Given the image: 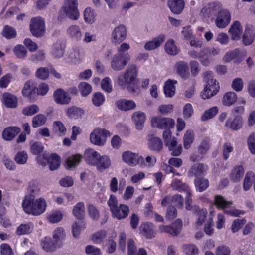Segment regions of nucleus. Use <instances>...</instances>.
<instances>
[{
  "label": "nucleus",
  "mask_w": 255,
  "mask_h": 255,
  "mask_svg": "<svg viewBox=\"0 0 255 255\" xmlns=\"http://www.w3.org/2000/svg\"><path fill=\"white\" fill-rule=\"evenodd\" d=\"M46 202L42 198L35 200V198L25 197L22 203V207L25 212L35 216L43 213L46 210Z\"/></svg>",
  "instance_id": "obj_1"
},
{
  "label": "nucleus",
  "mask_w": 255,
  "mask_h": 255,
  "mask_svg": "<svg viewBox=\"0 0 255 255\" xmlns=\"http://www.w3.org/2000/svg\"><path fill=\"white\" fill-rule=\"evenodd\" d=\"M138 71L135 65H130L124 73L119 75L117 78V83L121 88H126L127 84L133 82L137 76Z\"/></svg>",
  "instance_id": "obj_2"
},
{
  "label": "nucleus",
  "mask_w": 255,
  "mask_h": 255,
  "mask_svg": "<svg viewBox=\"0 0 255 255\" xmlns=\"http://www.w3.org/2000/svg\"><path fill=\"white\" fill-rule=\"evenodd\" d=\"M62 10L66 16L72 20H77L79 17L77 0H65Z\"/></svg>",
  "instance_id": "obj_3"
},
{
  "label": "nucleus",
  "mask_w": 255,
  "mask_h": 255,
  "mask_svg": "<svg viewBox=\"0 0 255 255\" xmlns=\"http://www.w3.org/2000/svg\"><path fill=\"white\" fill-rule=\"evenodd\" d=\"M30 30L32 34L36 37H41L44 35L45 29V21L40 17H36L31 19Z\"/></svg>",
  "instance_id": "obj_4"
},
{
  "label": "nucleus",
  "mask_w": 255,
  "mask_h": 255,
  "mask_svg": "<svg viewBox=\"0 0 255 255\" xmlns=\"http://www.w3.org/2000/svg\"><path fill=\"white\" fill-rule=\"evenodd\" d=\"M220 51L217 48H204L199 52V59L203 65L208 66L212 61V57L218 54Z\"/></svg>",
  "instance_id": "obj_5"
},
{
  "label": "nucleus",
  "mask_w": 255,
  "mask_h": 255,
  "mask_svg": "<svg viewBox=\"0 0 255 255\" xmlns=\"http://www.w3.org/2000/svg\"><path fill=\"white\" fill-rule=\"evenodd\" d=\"M109 132L105 129L97 128L90 134V141L92 144L98 146L104 145Z\"/></svg>",
  "instance_id": "obj_6"
},
{
  "label": "nucleus",
  "mask_w": 255,
  "mask_h": 255,
  "mask_svg": "<svg viewBox=\"0 0 255 255\" xmlns=\"http://www.w3.org/2000/svg\"><path fill=\"white\" fill-rule=\"evenodd\" d=\"M130 58L128 53H117L112 58L111 65L115 71H120L124 68L127 64V61Z\"/></svg>",
  "instance_id": "obj_7"
},
{
  "label": "nucleus",
  "mask_w": 255,
  "mask_h": 255,
  "mask_svg": "<svg viewBox=\"0 0 255 255\" xmlns=\"http://www.w3.org/2000/svg\"><path fill=\"white\" fill-rule=\"evenodd\" d=\"M151 122L153 127L166 130L172 128L175 124L174 121L172 119L158 117H152Z\"/></svg>",
  "instance_id": "obj_8"
},
{
  "label": "nucleus",
  "mask_w": 255,
  "mask_h": 255,
  "mask_svg": "<svg viewBox=\"0 0 255 255\" xmlns=\"http://www.w3.org/2000/svg\"><path fill=\"white\" fill-rule=\"evenodd\" d=\"M231 19L230 13L227 9H220L215 20L216 25L220 28H225L229 24Z\"/></svg>",
  "instance_id": "obj_9"
},
{
  "label": "nucleus",
  "mask_w": 255,
  "mask_h": 255,
  "mask_svg": "<svg viewBox=\"0 0 255 255\" xmlns=\"http://www.w3.org/2000/svg\"><path fill=\"white\" fill-rule=\"evenodd\" d=\"M123 161L128 165L133 166L144 163V158L131 151L124 152L122 155Z\"/></svg>",
  "instance_id": "obj_10"
},
{
  "label": "nucleus",
  "mask_w": 255,
  "mask_h": 255,
  "mask_svg": "<svg viewBox=\"0 0 255 255\" xmlns=\"http://www.w3.org/2000/svg\"><path fill=\"white\" fill-rule=\"evenodd\" d=\"M127 37V28L123 24L119 25L113 30L111 34L112 42L118 44L123 41Z\"/></svg>",
  "instance_id": "obj_11"
},
{
  "label": "nucleus",
  "mask_w": 255,
  "mask_h": 255,
  "mask_svg": "<svg viewBox=\"0 0 255 255\" xmlns=\"http://www.w3.org/2000/svg\"><path fill=\"white\" fill-rule=\"evenodd\" d=\"M54 101L60 105L68 104L71 99L70 94L61 88L56 90L53 93Z\"/></svg>",
  "instance_id": "obj_12"
},
{
  "label": "nucleus",
  "mask_w": 255,
  "mask_h": 255,
  "mask_svg": "<svg viewBox=\"0 0 255 255\" xmlns=\"http://www.w3.org/2000/svg\"><path fill=\"white\" fill-rule=\"evenodd\" d=\"M220 9L221 4L220 3L212 2L204 7L201 12L205 17L213 18V16L217 13H218Z\"/></svg>",
  "instance_id": "obj_13"
},
{
  "label": "nucleus",
  "mask_w": 255,
  "mask_h": 255,
  "mask_svg": "<svg viewBox=\"0 0 255 255\" xmlns=\"http://www.w3.org/2000/svg\"><path fill=\"white\" fill-rule=\"evenodd\" d=\"M36 85L34 82L31 80L27 81L24 85L22 90L23 96L26 97L30 100L35 99L36 94Z\"/></svg>",
  "instance_id": "obj_14"
},
{
  "label": "nucleus",
  "mask_w": 255,
  "mask_h": 255,
  "mask_svg": "<svg viewBox=\"0 0 255 255\" xmlns=\"http://www.w3.org/2000/svg\"><path fill=\"white\" fill-rule=\"evenodd\" d=\"M228 32L230 34L232 40H239L243 32V28L241 23L239 21H234L231 25Z\"/></svg>",
  "instance_id": "obj_15"
},
{
  "label": "nucleus",
  "mask_w": 255,
  "mask_h": 255,
  "mask_svg": "<svg viewBox=\"0 0 255 255\" xmlns=\"http://www.w3.org/2000/svg\"><path fill=\"white\" fill-rule=\"evenodd\" d=\"M115 104L119 110L124 111L133 110L136 106V104L134 101L125 99L117 100Z\"/></svg>",
  "instance_id": "obj_16"
},
{
  "label": "nucleus",
  "mask_w": 255,
  "mask_h": 255,
  "mask_svg": "<svg viewBox=\"0 0 255 255\" xmlns=\"http://www.w3.org/2000/svg\"><path fill=\"white\" fill-rule=\"evenodd\" d=\"M185 5L184 0H168V6L171 11L176 14H179L183 11Z\"/></svg>",
  "instance_id": "obj_17"
},
{
  "label": "nucleus",
  "mask_w": 255,
  "mask_h": 255,
  "mask_svg": "<svg viewBox=\"0 0 255 255\" xmlns=\"http://www.w3.org/2000/svg\"><path fill=\"white\" fill-rule=\"evenodd\" d=\"M100 154L92 149H87L84 154L86 162L91 165L96 166L100 157Z\"/></svg>",
  "instance_id": "obj_18"
},
{
  "label": "nucleus",
  "mask_w": 255,
  "mask_h": 255,
  "mask_svg": "<svg viewBox=\"0 0 255 255\" xmlns=\"http://www.w3.org/2000/svg\"><path fill=\"white\" fill-rule=\"evenodd\" d=\"M52 237L55 244L60 248L62 246L63 241L66 238V233L64 229L62 227L56 228L53 232Z\"/></svg>",
  "instance_id": "obj_19"
},
{
  "label": "nucleus",
  "mask_w": 255,
  "mask_h": 255,
  "mask_svg": "<svg viewBox=\"0 0 255 255\" xmlns=\"http://www.w3.org/2000/svg\"><path fill=\"white\" fill-rule=\"evenodd\" d=\"M65 44L60 40H58L53 44L51 49L52 55L56 58L62 57L65 51Z\"/></svg>",
  "instance_id": "obj_20"
},
{
  "label": "nucleus",
  "mask_w": 255,
  "mask_h": 255,
  "mask_svg": "<svg viewBox=\"0 0 255 255\" xmlns=\"http://www.w3.org/2000/svg\"><path fill=\"white\" fill-rule=\"evenodd\" d=\"M208 170V167L202 163L195 164L190 168L188 172L189 177L203 175Z\"/></svg>",
  "instance_id": "obj_21"
},
{
  "label": "nucleus",
  "mask_w": 255,
  "mask_h": 255,
  "mask_svg": "<svg viewBox=\"0 0 255 255\" xmlns=\"http://www.w3.org/2000/svg\"><path fill=\"white\" fill-rule=\"evenodd\" d=\"M226 126L233 130L240 129L243 126V119L241 116L237 115L232 119L229 118L226 121Z\"/></svg>",
  "instance_id": "obj_22"
},
{
  "label": "nucleus",
  "mask_w": 255,
  "mask_h": 255,
  "mask_svg": "<svg viewBox=\"0 0 255 255\" xmlns=\"http://www.w3.org/2000/svg\"><path fill=\"white\" fill-rule=\"evenodd\" d=\"M177 73L181 77L186 79L189 76V67L187 62L183 61L177 62L175 64Z\"/></svg>",
  "instance_id": "obj_23"
},
{
  "label": "nucleus",
  "mask_w": 255,
  "mask_h": 255,
  "mask_svg": "<svg viewBox=\"0 0 255 255\" xmlns=\"http://www.w3.org/2000/svg\"><path fill=\"white\" fill-rule=\"evenodd\" d=\"M132 119L136 126V128L141 130L143 128L146 119V115L142 112L136 111L132 114Z\"/></svg>",
  "instance_id": "obj_24"
},
{
  "label": "nucleus",
  "mask_w": 255,
  "mask_h": 255,
  "mask_svg": "<svg viewBox=\"0 0 255 255\" xmlns=\"http://www.w3.org/2000/svg\"><path fill=\"white\" fill-rule=\"evenodd\" d=\"M2 102L7 107L15 108L17 106L18 100L15 96L6 92L2 95Z\"/></svg>",
  "instance_id": "obj_25"
},
{
  "label": "nucleus",
  "mask_w": 255,
  "mask_h": 255,
  "mask_svg": "<svg viewBox=\"0 0 255 255\" xmlns=\"http://www.w3.org/2000/svg\"><path fill=\"white\" fill-rule=\"evenodd\" d=\"M220 89L219 84H216L215 85H211V86L205 87L203 91L201 93V96L203 99H209L215 95L219 91Z\"/></svg>",
  "instance_id": "obj_26"
},
{
  "label": "nucleus",
  "mask_w": 255,
  "mask_h": 255,
  "mask_svg": "<svg viewBox=\"0 0 255 255\" xmlns=\"http://www.w3.org/2000/svg\"><path fill=\"white\" fill-rule=\"evenodd\" d=\"M20 131V128L18 127H8L4 129L2 133V137L3 139L5 140H11L13 139Z\"/></svg>",
  "instance_id": "obj_27"
},
{
  "label": "nucleus",
  "mask_w": 255,
  "mask_h": 255,
  "mask_svg": "<svg viewBox=\"0 0 255 255\" xmlns=\"http://www.w3.org/2000/svg\"><path fill=\"white\" fill-rule=\"evenodd\" d=\"M165 36L163 35L153 39L152 40L146 42L144 45V48L147 50H152L159 47L164 41Z\"/></svg>",
  "instance_id": "obj_28"
},
{
  "label": "nucleus",
  "mask_w": 255,
  "mask_h": 255,
  "mask_svg": "<svg viewBox=\"0 0 255 255\" xmlns=\"http://www.w3.org/2000/svg\"><path fill=\"white\" fill-rule=\"evenodd\" d=\"M111 165L110 158L107 155L100 156L96 166L99 172H103L108 169Z\"/></svg>",
  "instance_id": "obj_29"
},
{
  "label": "nucleus",
  "mask_w": 255,
  "mask_h": 255,
  "mask_svg": "<svg viewBox=\"0 0 255 255\" xmlns=\"http://www.w3.org/2000/svg\"><path fill=\"white\" fill-rule=\"evenodd\" d=\"M42 248L47 252L55 251L59 248L55 243L54 241L49 237H46L41 242Z\"/></svg>",
  "instance_id": "obj_30"
},
{
  "label": "nucleus",
  "mask_w": 255,
  "mask_h": 255,
  "mask_svg": "<svg viewBox=\"0 0 255 255\" xmlns=\"http://www.w3.org/2000/svg\"><path fill=\"white\" fill-rule=\"evenodd\" d=\"M244 174V169L242 166H236L230 174V178L233 182L240 181Z\"/></svg>",
  "instance_id": "obj_31"
},
{
  "label": "nucleus",
  "mask_w": 255,
  "mask_h": 255,
  "mask_svg": "<svg viewBox=\"0 0 255 255\" xmlns=\"http://www.w3.org/2000/svg\"><path fill=\"white\" fill-rule=\"evenodd\" d=\"M40 190V185L38 182L34 180L30 181L28 184V195L25 197L35 198L38 195Z\"/></svg>",
  "instance_id": "obj_32"
},
{
  "label": "nucleus",
  "mask_w": 255,
  "mask_h": 255,
  "mask_svg": "<svg viewBox=\"0 0 255 255\" xmlns=\"http://www.w3.org/2000/svg\"><path fill=\"white\" fill-rule=\"evenodd\" d=\"M68 35L74 40L80 41L82 39V32L80 27L76 25L70 26L67 29Z\"/></svg>",
  "instance_id": "obj_33"
},
{
  "label": "nucleus",
  "mask_w": 255,
  "mask_h": 255,
  "mask_svg": "<svg viewBox=\"0 0 255 255\" xmlns=\"http://www.w3.org/2000/svg\"><path fill=\"white\" fill-rule=\"evenodd\" d=\"M237 96L234 92H227L223 96L222 102L225 106H231L237 101Z\"/></svg>",
  "instance_id": "obj_34"
},
{
  "label": "nucleus",
  "mask_w": 255,
  "mask_h": 255,
  "mask_svg": "<svg viewBox=\"0 0 255 255\" xmlns=\"http://www.w3.org/2000/svg\"><path fill=\"white\" fill-rule=\"evenodd\" d=\"M177 81L174 80L169 79L165 82L164 86V92L166 97H171L175 93V85Z\"/></svg>",
  "instance_id": "obj_35"
},
{
  "label": "nucleus",
  "mask_w": 255,
  "mask_h": 255,
  "mask_svg": "<svg viewBox=\"0 0 255 255\" xmlns=\"http://www.w3.org/2000/svg\"><path fill=\"white\" fill-rule=\"evenodd\" d=\"M148 146L151 150L159 152L162 150L163 144L160 138L153 136L150 138Z\"/></svg>",
  "instance_id": "obj_36"
},
{
  "label": "nucleus",
  "mask_w": 255,
  "mask_h": 255,
  "mask_svg": "<svg viewBox=\"0 0 255 255\" xmlns=\"http://www.w3.org/2000/svg\"><path fill=\"white\" fill-rule=\"evenodd\" d=\"M182 228V222L178 219L170 226H168L167 233L173 236L178 235L181 232Z\"/></svg>",
  "instance_id": "obj_37"
},
{
  "label": "nucleus",
  "mask_w": 255,
  "mask_h": 255,
  "mask_svg": "<svg viewBox=\"0 0 255 255\" xmlns=\"http://www.w3.org/2000/svg\"><path fill=\"white\" fill-rule=\"evenodd\" d=\"M115 210L118 212L117 215L114 212H112L113 215L118 219H124L128 216L129 213V208L128 206L120 204Z\"/></svg>",
  "instance_id": "obj_38"
},
{
  "label": "nucleus",
  "mask_w": 255,
  "mask_h": 255,
  "mask_svg": "<svg viewBox=\"0 0 255 255\" xmlns=\"http://www.w3.org/2000/svg\"><path fill=\"white\" fill-rule=\"evenodd\" d=\"M139 229L147 238H151L154 236V232L151 223H142L141 224Z\"/></svg>",
  "instance_id": "obj_39"
},
{
  "label": "nucleus",
  "mask_w": 255,
  "mask_h": 255,
  "mask_svg": "<svg viewBox=\"0 0 255 255\" xmlns=\"http://www.w3.org/2000/svg\"><path fill=\"white\" fill-rule=\"evenodd\" d=\"M165 50L170 55H176L179 52V49L176 46L173 39H169L165 44Z\"/></svg>",
  "instance_id": "obj_40"
},
{
  "label": "nucleus",
  "mask_w": 255,
  "mask_h": 255,
  "mask_svg": "<svg viewBox=\"0 0 255 255\" xmlns=\"http://www.w3.org/2000/svg\"><path fill=\"white\" fill-rule=\"evenodd\" d=\"M255 38V32L248 27H246L242 36V40L245 45H250L254 41Z\"/></svg>",
  "instance_id": "obj_41"
},
{
  "label": "nucleus",
  "mask_w": 255,
  "mask_h": 255,
  "mask_svg": "<svg viewBox=\"0 0 255 255\" xmlns=\"http://www.w3.org/2000/svg\"><path fill=\"white\" fill-rule=\"evenodd\" d=\"M69 58L71 63H79L83 58V53L79 47L75 48L70 53Z\"/></svg>",
  "instance_id": "obj_42"
},
{
  "label": "nucleus",
  "mask_w": 255,
  "mask_h": 255,
  "mask_svg": "<svg viewBox=\"0 0 255 255\" xmlns=\"http://www.w3.org/2000/svg\"><path fill=\"white\" fill-rule=\"evenodd\" d=\"M74 216L79 219H82L85 215V205L83 202H79L73 209Z\"/></svg>",
  "instance_id": "obj_43"
},
{
  "label": "nucleus",
  "mask_w": 255,
  "mask_h": 255,
  "mask_svg": "<svg viewBox=\"0 0 255 255\" xmlns=\"http://www.w3.org/2000/svg\"><path fill=\"white\" fill-rule=\"evenodd\" d=\"M171 187L174 190L179 192H185L186 191H188L190 189L186 184L182 183L180 180L178 179H175L173 180Z\"/></svg>",
  "instance_id": "obj_44"
},
{
  "label": "nucleus",
  "mask_w": 255,
  "mask_h": 255,
  "mask_svg": "<svg viewBox=\"0 0 255 255\" xmlns=\"http://www.w3.org/2000/svg\"><path fill=\"white\" fill-rule=\"evenodd\" d=\"M82 156L80 155H75L69 157L66 160V168L70 169L75 167L81 161Z\"/></svg>",
  "instance_id": "obj_45"
},
{
  "label": "nucleus",
  "mask_w": 255,
  "mask_h": 255,
  "mask_svg": "<svg viewBox=\"0 0 255 255\" xmlns=\"http://www.w3.org/2000/svg\"><path fill=\"white\" fill-rule=\"evenodd\" d=\"M196 190L199 192L205 190L209 186V181L204 178H198L194 181Z\"/></svg>",
  "instance_id": "obj_46"
},
{
  "label": "nucleus",
  "mask_w": 255,
  "mask_h": 255,
  "mask_svg": "<svg viewBox=\"0 0 255 255\" xmlns=\"http://www.w3.org/2000/svg\"><path fill=\"white\" fill-rule=\"evenodd\" d=\"M96 13L90 7L86 8L84 11V19L86 23H92L95 20Z\"/></svg>",
  "instance_id": "obj_47"
},
{
  "label": "nucleus",
  "mask_w": 255,
  "mask_h": 255,
  "mask_svg": "<svg viewBox=\"0 0 255 255\" xmlns=\"http://www.w3.org/2000/svg\"><path fill=\"white\" fill-rule=\"evenodd\" d=\"M254 174L252 172L246 173L243 181V189L245 191L249 190L252 186V182L254 179Z\"/></svg>",
  "instance_id": "obj_48"
},
{
  "label": "nucleus",
  "mask_w": 255,
  "mask_h": 255,
  "mask_svg": "<svg viewBox=\"0 0 255 255\" xmlns=\"http://www.w3.org/2000/svg\"><path fill=\"white\" fill-rule=\"evenodd\" d=\"M218 108L217 106H214L206 110L201 117L202 121H206L209 119L213 118L218 113Z\"/></svg>",
  "instance_id": "obj_49"
},
{
  "label": "nucleus",
  "mask_w": 255,
  "mask_h": 255,
  "mask_svg": "<svg viewBox=\"0 0 255 255\" xmlns=\"http://www.w3.org/2000/svg\"><path fill=\"white\" fill-rule=\"evenodd\" d=\"M183 252L186 255H196L198 253V248L194 244H185L182 246Z\"/></svg>",
  "instance_id": "obj_50"
},
{
  "label": "nucleus",
  "mask_w": 255,
  "mask_h": 255,
  "mask_svg": "<svg viewBox=\"0 0 255 255\" xmlns=\"http://www.w3.org/2000/svg\"><path fill=\"white\" fill-rule=\"evenodd\" d=\"M85 228L84 224L82 221L75 222L72 225V235L75 238H78L82 229Z\"/></svg>",
  "instance_id": "obj_51"
},
{
  "label": "nucleus",
  "mask_w": 255,
  "mask_h": 255,
  "mask_svg": "<svg viewBox=\"0 0 255 255\" xmlns=\"http://www.w3.org/2000/svg\"><path fill=\"white\" fill-rule=\"evenodd\" d=\"M46 117L45 115L39 114L35 116L32 119V125L34 128H37L45 124L46 121Z\"/></svg>",
  "instance_id": "obj_52"
},
{
  "label": "nucleus",
  "mask_w": 255,
  "mask_h": 255,
  "mask_svg": "<svg viewBox=\"0 0 255 255\" xmlns=\"http://www.w3.org/2000/svg\"><path fill=\"white\" fill-rule=\"evenodd\" d=\"M204 80L206 82V86H211L212 85H215L216 84H219V82L214 78L213 73L212 71H208L204 73Z\"/></svg>",
  "instance_id": "obj_53"
},
{
  "label": "nucleus",
  "mask_w": 255,
  "mask_h": 255,
  "mask_svg": "<svg viewBox=\"0 0 255 255\" xmlns=\"http://www.w3.org/2000/svg\"><path fill=\"white\" fill-rule=\"evenodd\" d=\"M49 162L50 169L52 171L56 170L60 165V158L56 154H52Z\"/></svg>",
  "instance_id": "obj_54"
},
{
  "label": "nucleus",
  "mask_w": 255,
  "mask_h": 255,
  "mask_svg": "<svg viewBox=\"0 0 255 255\" xmlns=\"http://www.w3.org/2000/svg\"><path fill=\"white\" fill-rule=\"evenodd\" d=\"M83 112L82 110L78 107L72 106L69 108L67 111V115L71 118H77L81 116Z\"/></svg>",
  "instance_id": "obj_55"
},
{
  "label": "nucleus",
  "mask_w": 255,
  "mask_h": 255,
  "mask_svg": "<svg viewBox=\"0 0 255 255\" xmlns=\"http://www.w3.org/2000/svg\"><path fill=\"white\" fill-rule=\"evenodd\" d=\"M13 51L15 55L19 58L24 59L27 55V51L22 45H17L14 48Z\"/></svg>",
  "instance_id": "obj_56"
},
{
  "label": "nucleus",
  "mask_w": 255,
  "mask_h": 255,
  "mask_svg": "<svg viewBox=\"0 0 255 255\" xmlns=\"http://www.w3.org/2000/svg\"><path fill=\"white\" fill-rule=\"evenodd\" d=\"M28 159V155L26 152L21 151L18 152L14 157L15 162L18 164H24Z\"/></svg>",
  "instance_id": "obj_57"
},
{
  "label": "nucleus",
  "mask_w": 255,
  "mask_h": 255,
  "mask_svg": "<svg viewBox=\"0 0 255 255\" xmlns=\"http://www.w3.org/2000/svg\"><path fill=\"white\" fill-rule=\"evenodd\" d=\"M194 140V134L193 131L191 130L187 131L184 136V147L185 149H188L190 147L191 144Z\"/></svg>",
  "instance_id": "obj_58"
},
{
  "label": "nucleus",
  "mask_w": 255,
  "mask_h": 255,
  "mask_svg": "<svg viewBox=\"0 0 255 255\" xmlns=\"http://www.w3.org/2000/svg\"><path fill=\"white\" fill-rule=\"evenodd\" d=\"M215 204L219 208L225 209L232 204L231 202L227 201L221 196L215 197Z\"/></svg>",
  "instance_id": "obj_59"
},
{
  "label": "nucleus",
  "mask_w": 255,
  "mask_h": 255,
  "mask_svg": "<svg viewBox=\"0 0 255 255\" xmlns=\"http://www.w3.org/2000/svg\"><path fill=\"white\" fill-rule=\"evenodd\" d=\"M106 235L105 230H100L92 235L91 240L94 243H100L105 238Z\"/></svg>",
  "instance_id": "obj_60"
},
{
  "label": "nucleus",
  "mask_w": 255,
  "mask_h": 255,
  "mask_svg": "<svg viewBox=\"0 0 255 255\" xmlns=\"http://www.w3.org/2000/svg\"><path fill=\"white\" fill-rule=\"evenodd\" d=\"M53 129L56 133L60 135H64L66 130L63 124L58 121L53 123Z\"/></svg>",
  "instance_id": "obj_61"
},
{
  "label": "nucleus",
  "mask_w": 255,
  "mask_h": 255,
  "mask_svg": "<svg viewBox=\"0 0 255 255\" xmlns=\"http://www.w3.org/2000/svg\"><path fill=\"white\" fill-rule=\"evenodd\" d=\"M47 219L50 223H57L62 220V214L59 211H55L48 215Z\"/></svg>",
  "instance_id": "obj_62"
},
{
  "label": "nucleus",
  "mask_w": 255,
  "mask_h": 255,
  "mask_svg": "<svg viewBox=\"0 0 255 255\" xmlns=\"http://www.w3.org/2000/svg\"><path fill=\"white\" fill-rule=\"evenodd\" d=\"M39 111L38 106L35 104H33L24 107L22 109V113L26 116H31L38 112Z\"/></svg>",
  "instance_id": "obj_63"
},
{
  "label": "nucleus",
  "mask_w": 255,
  "mask_h": 255,
  "mask_svg": "<svg viewBox=\"0 0 255 255\" xmlns=\"http://www.w3.org/2000/svg\"><path fill=\"white\" fill-rule=\"evenodd\" d=\"M80 93L83 96L89 95L92 90L91 86L86 82H81L78 85Z\"/></svg>",
  "instance_id": "obj_64"
}]
</instances>
